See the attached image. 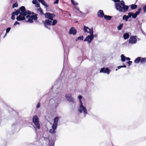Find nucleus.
<instances>
[{
  "instance_id": "f257e3e1",
  "label": "nucleus",
  "mask_w": 146,
  "mask_h": 146,
  "mask_svg": "<svg viewBox=\"0 0 146 146\" xmlns=\"http://www.w3.org/2000/svg\"><path fill=\"white\" fill-rule=\"evenodd\" d=\"M66 77L64 76V73L62 72L60 77L57 82H56L52 88V89L55 92L53 93L52 94V98L49 101V104L50 105L52 106L53 108H56L60 103V101L59 98L58 96L57 93L60 91V89L59 88V85L61 84L64 83L65 82Z\"/></svg>"
},
{
  "instance_id": "f03ea898",
  "label": "nucleus",
  "mask_w": 146,
  "mask_h": 146,
  "mask_svg": "<svg viewBox=\"0 0 146 146\" xmlns=\"http://www.w3.org/2000/svg\"><path fill=\"white\" fill-rule=\"evenodd\" d=\"M83 30L85 32L90 33V34L87 36L84 41H88L89 43H90L94 38L93 28L90 29L88 27L84 26Z\"/></svg>"
},
{
  "instance_id": "7ed1b4c3",
  "label": "nucleus",
  "mask_w": 146,
  "mask_h": 146,
  "mask_svg": "<svg viewBox=\"0 0 146 146\" xmlns=\"http://www.w3.org/2000/svg\"><path fill=\"white\" fill-rule=\"evenodd\" d=\"M18 11L19 14L20 15L17 16L16 18L18 21H23L25 19V17L26 16V10L25 7L22 6L20 7L16 11Z\"/></svg>"
},
{
  "instance_id": "20e7f679",
  "label": "nucleus",
  "mask_w": 146,
  "mask_h": 146,
  "mask_svg": "<svg viewBox=\"0 0 146 146\" xmlns=\"http://www.w3.org/2000/svg\"><path fill=\"white\" fill-rule=\"evenodd\" d=\"M115 4L116 9L120 12H125L128 10L129 8V7L127 5H124L122 7L118 3H115Z\"/></svg>"
},
{
  "instance_id": "39448f33",
  "label": "nucleus",
  "mask_w": 146,
  "mask_h": 146,
  "mask_svg": "<svg viewBox=\"0 0 146 146\" xmlns=\"http://www.w3.org/2000/svg\"><path fill=\"white\" fill-rule=\"evenodd\" d=\"M32 121L36 127L38 129L40 128V125L39 123V119L37 115H35L33 117Z\"/></svg>"
},
{
  "instance_id": "423d86ee",
  "label": "nucleus",
  "mask_w": 146,
  "mask_h": 146,
  "mask_svg": "<svg viewBox=\"0 0 146 146\" xmlns=\"http://www.w3.org/2000/svg\"><path fill=\"white\" fill-rule=\"evenodd\" d=\"M78 110L80 113H81L83 112L85 117L86 115L88 113L86 108L83 105L80 106Z\"/></svg>"
},
{
  "instance_id": "0eeeda50",
  "label": "nucleus",
  "mask_w": 146,
  "mask_h": 146,
  "mask_svg": "<svg viewBox=\"0 0 146 146\" xmlns=\"http://www.w3.org/2000/svg\"><path fill=\"white\" fill-rule=\"evenodd\" d=\"M65 97L67 101L72 103H75L74 99L72 97L71 94H67L65 95Z\"/></svg>"
},
{
  "instance_id": "6e6552de",
  "label": "nucleus",
  "mask_w": 146,
  "mask_h": 146,
  "mask_svg": "<svg viewBox=\"0 0 146 146\" xmlns=\"http://www.w3.org/2000/svg\"><path fill=\"white\" fill-rule=\"evenodd\" d=\"M146 61V57L141 58V57H138L134 60V63H138L140 62L141 63H145Z\"/></svg>"
},
{
  "instance_id": "1a4fd4ad",
  "label": "nucleus",
  "mask_w": 146,
  "mask_h": 146,
  "mask_svg": "<svg viewBox=\"0 0 146 146\" xmlns=\"http://www.w3.org/2000/svg\"><path fill=\"white\" fill-rule=\"evenodd\" d=\"M44 15L46 19L51 20H53V18L55 16L54 14L50 13H45Z\"/></svg>"
},
{
  "instance_id": "9d476101",
  "label": "nucleus",
  "mask_w": 146,
  "mask_h": 146,
  "mask_svg": "<svg viewBox=\"0 0 146 146\" xmlns=\"http://www.w3.org/2000/svg\"><path fill=\"white\" fill-rule=\"evenodd\" d=\"M111 71V70L108 67L102 68L100 70V72L106 73L108 74H109Z\"/></svg>"
},
{
  "instance_id": "9b49d317",
  "label": "nucleus",
  "mask_w": 146,
  "mask_h": 146,
  "mask_svg": "<svg viewBox=\"0 0 146 146\" xmlns=\"http://www.w3.org/2000/svg\"><path fill=\"white\" fill-rule=\"evenodd\" d=\"M137 41V36H132L130 37L129 40V43L134 44L136 43Z\"/></svg>"
},
{
  "instance_id": "f8f14e48",
  "label": "nucleus",
  "mask_w": 146,
  "mask_h": 146,
  "mask_svg": "<svg viewBox=\"0 0 146 146\" xmlns=\"http://www.w3.org/2000/svg\"><path fill=\"white\" fill-rule=\"evenodd\" d=\"M52 20H49L48 19H46L43 22L45 27L46 28H48L47 25H52Z\"/></svg>"
},
{
  "instance_id": "ddd939ff",
  "label": "nucleus",
  "mask_w": 146,
  "mask_h": 146,
  "mask_svg": "<svg viewBox=\"0 0 146 146\" xmlns=\"http://www.w3.org/2000/svg\"><path fill=\"white\" fill-rule=\"evenodd\" d=\"M77 32V30L75 29L74 27H72L70 29L69 31V33L70 34H72L74 35Z\"/></svg>"
},
{
  "instance_id": "4468645a",
  "label": "nucleus",
  "mask_w": 146,
  "mask_h": 146,
  "mask_svg": "<svg viewBox=\"0 0 146 146\" xmlns=\"http://www.w3.org/2000/svg\"><path fill=\"white\" fill-rule=\"evenodd\" d=\"M98 16L100 17H102L105 15L102 10H100L97 13Z\"/></svg>"
},
{
  "instance_id": "2eb2a0df",
  "label": "nucleus",
  "mask_w": 146,
  "mask_h": 146,
  "mask_svg": "<svg viewBox=\"0 0 146 146\" xmlns=\"http://www.w3.org/2000/svg\"><path fill=\"white\" fill-rule=\"evenodd\" d=\"M121 60L122 62H124L125 60H129L130 58L129 57H126L123 54H122L121 55Z\"/></svg>"
},
{
  "instance_id": "dca6fc26",
  "label": "nucleus",
  "mask_w": 146,
  "mask_h": 146,
  "mask_svg": "<svg viewBox=\"0 0 146 146\" xmlns=\"http://www.w3.org/2000/svg\"><path fill=\"white\" fill-rule=\"evenodd\" d=\"M12 16L11 17V19L13 20H14L15 19V15H19V11H15V12H13L12 13Z\"/></svg>"
},
{
  "instance_id": "f3484780",
  "label": "nucleus",
  "mask_w": 146,
  "mask_h": 146,
  "mask_svg": "<svg viewBox=\"0 0 146 146\" xmlns=\"http://www.w3.org/2000/svg\"><path fill=\"white\" fill-rule=\"evenodd\" d=\"M26 17L27 19H28V20L27 21L28 22L31 23H32L33 22V19L31 18L30 16L27 15L26 16Z\"/></svg>"
},
{
  "instance_id": "a211bd4d",
  "label": "nucleus",
  "mask_w": 146,
  "mask_h": 146,
  "mask_svg": "<svg viewBox=\"0 0 146 146\" xmlns=\"http://www.w3.org/2000/svg\"><path fill=\"white\" fill-rule=\"evenodd\" d=\"M38 15L35 14V15H32L30 17L32 19H33L35 21L37 20L38 19V17H37V16Z\"/></svg>"
},
{
  "instance_id": "6ab92c4d",
  "label": "nucleus",
  "mask_w": 146,
  "mask_h": 146,
  "mask_svg": "<svg viewBox=\"0 0 146 146\" xmlns=\"http://www.w3.org/2000/svg\"><path fill=\"white\" fill-rule=\"evenodd\" d=\"M104 18L107 20H110L112 18V17L110 16L105 15L104 17Z\"/></svg>"
},
{
  "instance_id": "aec40b11",
  "label": "nucleus",
  "mask_w": 146,
  "mask_h": 146,
  "mask_svg": "<svg viewBox=\"0 0 146 146\" xmlns=\"http://www.w3.org/2000/svg\"><path fill=\"white\" fill-rule=\"evenodd\" d=\"M129 36V35L128 33H125L124 34L123 37L124 39H128Z\"/></svg>"
},
{
  "instance_id": "412c9836",
  "label": "nucleus",
  "mask_w": 146,
  "mask_h": 146,
  "mask_svg": "<svg viewBox=\"0 0 146 146\" xmlns=\"http://www.w3.org/2000/svg\"><path fill=\"white\" fill-rule=\"evenodd\" d=\"M59 119V118L58 117H56L54 119V123H53L57 124Z\"/></svg>"
},
{
  "instance_id": "4be33fe9",
  "label": "nucleus",
  "mask_w": 146,
  "mask_h": 146,
  "mask_svg": "<svg viewBox=\"0 0 146 146\" xmlns=\"http://www.w3.org/2000/svg\"><path fill=\"white\" fill-rule=\"evenodd\" d=\"M137 5L135 4H133L131 5V8L132 9L134 10L137 7Z\"/></svg>"
},
{
  "instance_id": "5701e85b",
  "label": "nucleus",
  "mask_w": 146,
  "mask_h": 146,
  "mask_svg": "<svg viewBox=\"0 0 146 146\" xmlns=\"http://www.w3.org/2000/svg\"><path fill=\"white\" fill-rule=\"evenodd\" d=\"M37 9L38 11H39L40 12V15H43L44 14V13L43 12V11L40 7L37 8Z\"/></svg>"
},
{
  "instance_id": "b1692460",
  "label": "nucleus",
  "mask_w": 146,
  "mask_h": 146,
  "mask_svg": "<svg viewBox=\"0 0 146 146\" xmlns=\"http://www.w3.org/2000/svg\"><path fill=\"white\" fill-rule=\"evenodd\" d=\"M128 19V16L126 15H124L123 17V19L124 20H125L126 21H127Z\"/></svg>"
},
{
  "instance_id": "393cba45",
  "label": "nucleus",
  "mask_w": 146,
  "mask_h": 146,
  "mask_svg": "<svg viewBox=\"0 0 146 146\" xmlns=\"http://www.w3.org/2000/svg\"><path fill=\"white\" fill-rule=\"evenodd\" d=\"M123 23L120 24V25H118L117 27V29L118 30H120L122 27H123Z\"/></svg>"
},
{
  "instance_id": "a878e982",
  "label": "nucleus",
  "mask_w": 146,
  "mask_h": 146,
  "mask_svg": "<svg viewBox=\"0 0 146 146\" xmlns=\"http://www.w3.org/2000/svg\"><path fill=\"white\" fill-rule=\"evenodd\" d=\"M57 124L53 123L52 126V129L54 130H56L57 128Z\"/></svg>"
},
{
  "instance_id": "bb28decb",
  "label": "nucleus",
  "mask_w": 146,
  "mask_h": 146,
  "mask_svg": "<svg viewBox=\"0 0 146 146\" xmlns=\"http://www.w3.org/2000/svg\"><path fill=\"white\" fill-rule=\"evenodd\" d=\"M83 39V37L82 36L78 37L76 39V41L78 40H82Z\"/></svg>"
},
{
  "instance_id": "cd10ccee",
  "label": "nucleus",
  "mask_w": 146,
  "mask_h": 146,
  "mask_svg": "<svg viewBox=\"0 0 146 146\" xmlns=\"http://www.w3.org/2000/svg\"><path fill=\"white\" fill-rule=\"evenodd\" d=\"M55 130L53 129H50L49 131V132L50 133L53 134L55 133Z\"/></svg>"
},
{
  "instance_id": "c85d7f7f",
  "label": "nucleus",
  "mask_w": 146,
  "mask_h": 146,
  "mask_svg": "<svg viewBox=\"0 0 146 146\" xmlns=\"http://www.w3.org/2000/svg\"><path fill=\"white\" fill-rule=\"evenodd\" d=\"M41 3L44 5L46 7H48V5H46V3L44 0L41 2Z\"/></svg>"
},
{
  "instance_id": "c756f323",
  "label": "nucleus",
  "mask_w": 146,
  "mask_h": 146,
  "mask_svg": "<svg viewBox=\"0 0 146 146\" xmlns=\"http://www.w3.org/2000/svg\"><path fill=\"white\" fill-rule=\"evenodd\" d=\"M53 21L52 22V25L53 26V25H55V24H56L58 21L56 20V19H55L54 20H53Z\"/></svg>"
},
{
  "instance_id": "7c9ffc66",
  "label": "nucleus",
  "mask_w": 146,
  "mask_h": 146,
  "mask_svg": "<svg viewBox=\"0 0 146 146\" xmlns=\"http://www.w3.org/2000/svg\"><path fill=\"white\" fill-rule=\"evenodd\" d=\"M141 9H142V8L141 7L140 8L138 9V10L135 12V13L137 14V15L138 14H139L140 13V12L141 11Z\"/></svg>"
},
{
  "instance_id": "2f4dec72",
  "label": "nucleus",
  "mask_w": 146,
  "mask_h": 146,
  "mask_svg": "<svg viewBox=\"0 0 146 146\" xmlns=\"http://www.w3.org/2000/svg\"><path fill=\"white\" fill-rule=\"evenodd\" d=\"M18 3L17 2H16L15 3H14L12 6V7L13 8H14L15 7H18Z\"/></svg>"
},
{
  "instance_id": "473e14b6",
  "label": "nucleus",
  "mask_w": 146,
  "mask_h": 146,
  "mask_svg": "<svg viewBox=\"0 0 146 146\" xmlns=\"http://www.w3.org/2000/svg\"><path fill=\"white\" fill-rule=\"evenodd\" d=\"M126 66L125 65L122 66H119L117 67V68L115 69V71H117L118 69H119L122 67H126Z\"/></svg>"
},
{
  "instance_id": "72a5a7b5",
  "label": "nucleus",
  "mask_w": 146,
  "mask_h": 146,
  "mask_svg": "<svg viewBox=\"0 0 146 146\" xmlns=\"http://www.w3.org/2000/svg\"><path fill=\"white\" fill-rule=\"evenodd\" d=\"M133 14V13L132 12H129L128 13V15L127 16H128V17L129 18H130L131 17V16H132V14Z\"/></svg>"
},
{
  "instance_id": "f704fd0d",
  "label": "nucleus",
  "mask_w": 146,
  "mask_h": 146,
  "mask_svg": "<svg viewBox=\"0 0 146 146\" xmlns=\"http://www.w3.org/2000/svg\"><path fill=\"white\" fill-rule=\"evenodd\" d=\"M118 4H119L120 5H121L122 6L125 5L124 2L123 1H121Z\"/></svg>"
},
{
  "instance_id": "c9c22d12",
  "label": "nucleus",
  "mask_w": 146,
  "mask_h": 146,
  "mask_svg": "<svg viewBox=\"0 0 146 146\" xmlns=\"http://www.w3.org/2000/svg\"><path fill=\"white\" fill-rule=\"evenodd\" d=\"M137 15L135 13H133V14H132V18H135L137 16Z\"/></svg>"
},
{
  "instance_id": "e433bc0d",
  "label": "nucleus",
  "mask_w": 146,
  "mask_h": 146,
  "mask_svg": "<svg viewBox=\"0 0 146 146\" xmlns=\"http://www.w3.org/2000/svg\"><path fill=\"white\" fill-rule=\"evenodd\" d=\"M71 0V2L74 5H77V4H78V3L75 2H74V0Z\"/></svg>"
},
{
  "instance_id": "4c0bfd02",
  "label": "nucleus",
  "mask_w": 146,
  "mask_h": 146,
  "mask_svg": "<svg viewBox=\"0 0 146 146\" xmlns=\"http://www.w3.org/2000/svg\"><path fill=\"white\" fill-rule=\"evenodd\" d=\"M26 15L28 14V15H31V11H26Z\"/></svg>"
},
{
  "instance_id": "58836bf2",
  "label": "nucleus",
  "mask_w": 146,
  "mask_h": 146,
  "mask_svg": "<svg viewBox=\"0 0 146 146\" xmlns=\"http://www.w3.org/2000/svg\"><path fill=\"white\" fill-rule=\"evenodd\" d=\"M11 29V27H8L7 28L6 30V33H8L9 32V31H10V29Z\"/></svg>"
},
{
  "instance_id": "ea45409f",
  "label": "nucleus",
  "mask_w": 146,
  "mask_h": 146,
  "mask_svg": "<svg viewBox=\"0 0 146 146\" xmlns=\"http://www.w3.org/2000/svg\"><path fill=\"white\" fill-rule=\"evenodd\" d=\"M35 6L36 7H38V8L40 7V4L38 3H36V4H35Z\"/></svg>"
},
{
  "instance_id": "a19ab883",
  "label": "nucleus",
  "mask_w": 146,
  "mask_h": 146,
  "mask_svg": "<svg viewBox=\"0 0 146 146\" xmlns=\"http://www.w3.org/2000/svg\"><path fill=\"white\" fill-rule=\"evenodd\" d=\"M37 0H33L32 1V3L33 4H35L36 3H37Z\"/></svg>"
},
{
  "instance_id": "79ce46f5",
  "label": "nucleus",
  "mask_w": 146,
  "mask_h": 146,
  "mask_svg": "<svg viewBox=\"0 0 146 146\" xmlns=\"http://www.w3.org/2000/svg\"><path fill=\"white\" fill-rule=\"evenodd\" d=\"M143 9L144 10V12H146V5L143 7Z\"/></svg>"
},
{
  "instance_id": "37998d69",
  "label": "nucleus",
  "mask_w": 146,
  "mask_h": 146,
  "mask_svg": "<svg viewBox=\"0 0 146 146\" xmlns=\"http://www.w3.org/2000/svg\"><path fill=\"white\" fill-rule=\"evenodd\" d=\"M20 25V23H19L17 21H16L15 22V23H14V26H15L16 25Z\"/></svg>"
},
{
  "instance_id": "c03bdc74",
  "label": "nucleus",
  "mask_w": 146,
  "mask_h": 146,
  "mask_svg": "<svg viewBox=\"0 0 146 146\" xmlns=\"http://www.w3.org/2000/svg\"><path fill=\"white\" fill-rule=\"evenodd\" d=\"M43 138H44V140L46 141H48L49 139H48L47 137H43Z\"/></svg>"
},
{
  "instance_id": "a18cd8bd",
  "label": "nucleus",
  "mask_w": 146,
  "mask_h": 146,
  "mask_svg": "<svg viewBox=\"0 0 146 146\" xmlns=\"http://www.w3.org/2000/svg\"><path fill=\"white\" fill-rule=\"evenodd\" d=\"M59 2V0H56L54 3V4H58Z\"/></svg>"
},
{
  "instance_id": "49530a36",
  "label": "nucleus",
  "mask_w": 146,
  "mask_h": 146,
  "mask_svg": "<svg viewBox=\"0 0 146 146\" xmlns=\"http://www.w3.org/2000/svg\"><path fill=\"white\" fill-rule=\"evenodd\" d=\"M79 101L80 102V106H82L83 105L82 102L81 100V99L79 100Z\"/></svg>"
},
{
  "instance_id": "de8ad7c7",
  "label": "nucleus",
  "mask_w": 146,
  "mask_h": 146,
  "mask_svg": "<svg viewBox=\"0 0 146 146\" xmlns=\"http://www.w3.org/2000/svg\"><path fill=\"white\" fill-rule=\"evenodd\" d=\"M132 63V61H129L128 62H127V64H131Z\"/></svg>"
},
{
  "instance_id": "09e8293b",
  "label": "nucleus",
  "mask_w": 146,
  "mask_h": 146,
  "mask_svg": "<svg viewBox=\"0 0 146 146\" xmlns=\"http://www.w3.org/2000/svg\"><path fill=\"white\" fill-rule=\"evenodd\" d=\"M40 104L39 103L36 106V108H38L40 107Z\"/></svg>"
},
{
  "instance_id": "8fccbe9b",
  "label": "nucleus",
  "mask_w": 146,
  "mask_h": 146,
  "mask_svg": "<svg viewBox=\"0 0 146 146\" xmlns=\"http://www.w3.org/2000/svg\"><path fill=\"white\" fill-rule=\"evenodd\" d=\"M78 98L79 100H80L82 98V96L81 95H80L78 96Z\"/></svg>"
},
{
  "instance_id": "3c124183",
  "label": "nucleus",
  "mask_w": 146,
  "mask_h": 146,
  "mask_svg": "<svg viewBox=\"0 0 146 146\" xmlns=\"http://www.w3.org/2000/svg\"><path fill=\"white\" fill-rule=\"evenodd\" d=\"M114 1L115 2H120V1L119 0H114Z\"/></svg>"
},
{
  "instance_id": "603ef678",
  "label": "nucleus",
  "mask_w": 146,
  "mask_h": 146,
  "mask_svg": "<svg viewBox=\"0 0 146 146\" xmlns=\"http://www.w3.org/2000/svg\"><path fill=\"white\" fill-rule=\"evenodd\" d=\"M38 0V1L39 2H42V1H43L44 0Z\"/></svg>"
},
{
  "instance_id": "864d4df0",
  "label": "nucleus",
  "mask_w": 146,
  "mask_h": 146,
  "mask_svg": "<svg viewBox=\"0 0 146 146\" xmlns=\"http://www.w3.org/2000/svg\"><path fill=\"white\" fill-rule=\"evenodd\" d=\"M50 146H54V143H53Z\"/></svg>"
},
{
  "instance_id": "5fc2aeb1",
  "label": "nucleus",
  "mask_w": 146,
  "mask_h": 146,
  "mask_svg": "<svg viewBox=\"0 0 146 146\" xmlns=\"http://www.w3.org/2000/svg\"><path fill=\"white\" fill-rule=\"evenodd\" d=\"M13 0H10V2L11 3H12L13 1Z\"/></svg>"
},
{
  "instance_id": "6e6d98bb",
  "label": "nucleus",
  "mask_w": 146,
  "mask_h": 146,
  "mask_svg": "<svg viewBox=\"0 0 146 146\" xmlns=\"http://www.w3.org/2000/svg\"><path fill=\"white\" fill-rule=\"evenodd\" d=\"M128 67H129V66H130V65H131V64H128Z\"/></svg>"
},
{
  "instance_id": "4d7b16f0",
  "label": "nucleus",
  "mask_w": 146,
  "mask_h": 146,
  "mask_svg": "<svg viewBox=\"0 0 146 146\" xmlns=\"http://www.w3.org/2000/svg\"><path fill=\"white\" fill-rule=\"evenodd\" d=\"M94 36H97V35H95Z\"/></svg>"
},
{
  "instance_id": "13d9d810",
  "label": "nucleus",
  "mask_w": 146,
  "mask_h": 146,
  "mask_svg": "<svg viewBox=\"0 0 146 146\" xmlns=\"http://www.w3.org/2000/svg\"><path fill=\"white\" fill-rule=\"evenodd\" d=\"M34 14V13H32V14Z\"/></svg>"
}]
</instances>
